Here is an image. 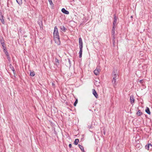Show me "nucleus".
<instances>
[{
  "label": "nucleus",
  "mask_w": 152,
  "mask_h": 152,
  "mask_svg": "<svg viewBox=\"0 0 152 152\" xmlns=\"http://www.w3.org/2000/svg\"><path fill=\"white\" fill-rule=\"evenodd\" d=\"M56 62H58V59H56Z\"/></svg>",
  "instance_id": "obj_29"
},
{
  "label": "nucleus",
  "mask_w": 152,
  "mask_h": 152,
  "mask_svg": "<svg viewBox=\"0 0 152 152\" xmlns=\"http://www.w3.org/2000/svg\"><path fill=\"white\" fill-rule=\"evenodd\" d=\"M91 127V126H89V128H90V127Z\"/></svg>",
  "instance_id": "obj_34"
},
{
  "label": "nucleus",
  "mask_w": 152,
  "mask_h": 152,
  "mask_svg": "<svg viewBox=\"0 0 152 152\" xmlns=\"http://www.w3.org/2000/svg\"><path fill=\"white\" fill-rule=\"evenodd\" d=\"M91 127V126H89V128H90V127Z\"/></svg>",
  "instance_id": "obj_35"
},
{
  "label": "nucleus",
  "mask_w": 152,
  "mask_h": 152,
  "mask_svg": "<svg viewBox=\"0 0 152 152\" xmlns=\"http://www.w3.org/2000/svg\"><path fill=\"white\" fill-rule=\"evenodd\" d=\"M3 17H4L2 15H1V16L0 17V19L1 20V23L3 24H4V20Z\"/></svg>",
  "instance_id": "obj_13"
},
{
  "label": "nucleus",
  "mask_w": 152,
  "mask_h": 152,
  "mask_svg": "<svg viewBox=\"0 0 152 152\" xmlns=\"http://www.w3.org/2000/svg\"><path fill=\"white\" fill-rule=\"evenodd\" d=\"M69 147L70 148H71V147H72V145H71V144H69Z\"/></svg>",
  "instance_id": "obj_28"
},
{
  "label": "nucleus",
  "mask_w": 152,
  "mask_h": 152,
  "mask_svg": "<svg viewBox=\"0 0 152 152\" xmlns=\"http://www.w3.org/2000/svg\"><path fill=\"white\" fill-rule=\"evenodd\" d=\"M101 71V69L99 67H97L96 69L94 70V73L96 75H99V72Z\"/></svg>",
  "instance_id": "obj_2"
},
{
  "label": "nucleus",
  "mask_w": 152,
  "mask_h": 152,
  "mask_svg": "<svg viewBox=\"0 0 152 152\" xmlns=\"http://www.w3.org/2000/svg\"><path fill=\"white\" fill-rule=\"evenodd\" d=\"M54 40L55 41V43L57 45H59L60 44V41L59 39V37H54Z\"/></svg>",
  "instance_id": "obj_3"
},
{
  "label": "nucleus",
  "mask_w": 152,
  "mask_h": 152,
  "mask_svg": "<svg viewBox=\"0 0 152 152\" xmlns=\"http://www.w3.org/2000/svg\"><path fill=\"white\" fill-rule=\"evenodd\" d=\"M143 80H140L139 81V82L140 83H142L143 82Z\"/></svg>",
  "instance_id": "obj_26"
},
{
  "label": "nucleus",
  "mask_w": 152,
  "mask_h": 152,
  "mask_svg": "<svg viewBox=\"0 0 152 152\" xmlns=\"http://www.w3.org/2000/svg\"><path fill=\"white\" fill-rule=\"evenodd\" d=\"M105 132H104V134H105Z\"/></svg>",
  "instance_id": "obj_33"
},
{
  "label": "nucleus",
  "mask_w": 152,
  "mask_h": 152,
  "mask_svg": "<svg viewBox=\"0 0 152 152\" xmlns=\"http://www.w3.org/2000/svg\"><path fill=\"white\" fill-rule=\"evenodd\" d=\"M96 98H98V96H94Z\"/></svg>",
  "instance_id": "obj_30"
},
{
  "label": "nucleus",
  "mask_w": 152,
  "mask_h": 152,
  "mask_svg": "<svg viewBox=\"0 0 152 152\" xmlns=\"http://www.w3.org/2000/svg\"><path fill=\"white\" fill-rule=\"evenodd\" d=\"M130 101L131 104L133 105L134 101V98L133 96H130Z\"/></svg>",
  "instance_id": "obj_7"
},
{
  "label": "nucleus",
  "mask_w": 152,
  "mask_h": 152,
  "mask_svg": "<svg viewBox=\"0 0 152 152\" xmlns=\"http://www.w3.org/2000/svg\"><path fill=\"white\" fill-rule=\"evenodd\" d=\"M17 2L19 4H22V0H16Z\"/></svg>",
  "instance_id": "obj_19"
},
{
  "label": "nucleus",
  "mask_w": 152,
  "mask_h": 152,
  "mask_svg": "<svg viewBox=\"0 0 152 152\" xmlns=\"http://www.w3.org/2000/svg\"><path fill=\"white\" fill-rule=\"evenodd\" d=\"M145 148L146 149H147L148 150H149V145H146L145 146Z\"/></svg>",
  "instance_id": "obj_24"
},
{
  "label": "nucleus",
  "mask_w": 152,
  "mask_h": 152,
  "mask_svg": "<svg viewBox=\"0 0 152 152\" xmlns=\"http://www.w3.org/2000/svg\"><path fill=\"white\" fill-rule=\"evenodd\" d=\"M94 83L97 86H99L100 84V82L99 81H97L95 80V82Z\"/></svg>",
  "instance_id": "obj_17"
},
{
  "label": "nucleus",
  "mask_w": 152,
  "mask_h": 152,
  "mask_svg": "<svg viewBox=\"0 0 152 152\" xmlns=\"http://www.w3.org/2000/svg\"><path fill=\"white\" fill-rule=\"evenodd\" d=\"M13 73H14V71H15L14 70V69L13 70Z\"/></svg>",
  "instance_id": "obj_32"
},
{
  "label": "nucleus",
  "mask_w": 152,
  "mask_h": 152,
  "mask_svg": "<svg viewBox=\"0 0 152 152\" xmlns=\"http://www.w3.org/2000/svg\"><path fill=\"white\" fill-rule=\"evenodd\" d=\"M80 51L79 52V57L80 58H81L82 56L83 48H80Z\"/></svg>",
  "instance_id": "obj_10"
},
{
  "label": "nucleus",
  "mask_w": 152,
  "mask_h": 152,
  "mask_svg": "<svg viewBox=\"0 0 152 152\" xmlns=\"http://www.w3.org/2000/svg\"><path fill=\"white\" fill-rule=\"evenodd\" d=\"M145 112L148 114H150L151 113L149 108L148 107H146L145 109Z\"/></svg>",
  "instance_id": "obj_14"
},
{
  "label": "nucleus",
  "mask_w": 152,
  "mask_h": 152,
  "mask_svg": "<svg viewBox=\"0 0 152 152\" xmlns=\"http://www.w3.org/2000/svg\"><path fill=\"white\" fill-rule=\"evenodd\" d=\"M35 75V72L33 71L30 72V75L32 76H34Z\"/></svg>",
  "instance_id": "obj_18"
},
{
  "label": "nucleus",
  "mask_w": 152,
  "mask_h": 152,
  "mask_svg": "<svg viewBox=\"0 0 152 152\" xmlns=\"http://www.w3.org/2000/svg\"><path fill=\"white\" fill-rule=\"evenodd\" d=\"M6 53H7L6 54H7V57L9 55H8L7 54H8L7 52H6Z\"/></svg>",
  "instance_id": "obj_31"
},
{
  "label": "nucleus",
  "mask_w": 152,
  "mask_h": 152,
  "mask_svg": "<svg viewBox=\"0 0 152 152\" xmlns=\"http://www.w3.org/2000/svg\"><path fill=\"white\" fill-rule=\"evenodd\" d=\"M53 35L54 37H59L58 28L56 26H55L54 28Z\"/></svg>",
  "instance_id": "obj_1"
},
{
  "label": "nucleus",
  "mask_w": 152,
  "mask_h": 152,
  "mask_svg": "<svg viewBox=\"0 0 152 152\" xmlns=\"http://www.w3.org/2000/svg\"><path fill=\"white\" fill-rule=\"evenodd\" d=\"M148 144L149 145V147L150 146H151V147H152V144H151L149 143V144Z\"/></svg>",
  "instance_id": "obj_27"
},
{
  "label": "nucleus",
  "mask_w": 152,
  "mask_h": 152,
  "mask_svg": "<svg viewBox=\"0 0 152 152\" xmlns=\"http://www.w3.org/2000/svg\"><path fill=\"white\" fill-rule=\"evenodd\" d=\"M112 77H113L112 80H116L117 77V74L116 72L115 71L113 72Z\"/></svg>",
  "instance_id": "obj_5"
},
{
  "label": "nucleus",
  "mask_w": 152,
  "mask_h": 152,
  "mask_svg": "<svg viewBox=\"0 0 152 152\" xmlns=\"http://www.w3.org/2000/svg\"><path fill=\"white\" fill-rule=\"evenodd\" d=\"M48 1H49L50 5H52L53 4L52 0H48Z\"/></svg>",
  "instance_id": "obj_25"
},
{
  "label": "nucleus",
  "mask_w": 152,
  "mask_h": 152,
  "mask_svg": "<svg viewBox=\"0 0 152 152\" xmlns=\"http://www.w3.org/2000/svg\"><path fill=\"white\" fill-rule=\"evenodd\" d=\"M79 48H83V43L82 40V39L80 37L79 39Z\"/></svg>",
  "instance_id": "obj_6"
},
{
  "label": "nucleus",
  "mask_w": 152,
  "mask_h": 152,
  "mask_svg": "<svg viewBox=\"0 0 152 152\" xmlns=\"http://www.w3.org/2000/svg\"><path fill=\"white\" fill-rule=\"evenodd\" d=\"M75 99H76V100H75V102H74V106H75L76 105V104H77V102H78V100H77V99H76V98H75Z\"/></svg>",
  "instance_id": "obj_22"
},
{
  "label": "nucleus",
  "mask_w": 152,
  "mask_h": 152,
  "mask_svg": "<svg viewBox=\"0 0 152 152\" xmlns=\"http://www.w3.org/2000/svg\"><path fill=\"white\" fill-rule=\"evenodd\" d=\"M1 45H2V46H3V49H4V50H5V47H4V42H1Z\"/></svg>",
  "instance_id": "obj_23"
},
{
  "label": "nucleus",
  "mask_w": 152,
  "mask_h": 152,
  "mask_svg": "<svg viewBox=\"0 0 152 152\" xmlns=\"http://www.w3.org/2000/svg\"><path fill=\"white\" fill-rule=\"evenodd\" d=\"M92 93L94 95H97L96 91L94 89L92 90Z\"/></svg>",
  "instance_id": "obj_20"
},
{
  "label": "nucleus",
  "mask_w": 152,
  "mask_h": 152,
  "mask_svg": "<svg viewBox=\"0 0 152 152\" xmlns=\"http://www.w3.org/2000/svg\"><path fill=\"white\" fill-rule=\"evenodd\" d=\"M117 18L116 15H114V20L113 23V27H115L117 25Z\"/></svg>",
  "instance_id": "obj_4"
},
{
  "label": "nucleus",
  "mask_w": 152,
  "mask_h": 152,
  "mask_svg": "<svg viewBox=\"0 0 152 152\" xmlns=\"http://www.w3.org/2000/svg\"><path fill=\"white\" fill-rule=\"evenodd\" d=\"M79 141V140L78 139H76L75 140L74 142V143L75 145H77Z\"/></svg>",
  "instance_id": "obj_16"
},
{
  "label": "nucleus",
  "mask_w": 152,
  "mask_h": 152,
  "mask_svg": "<svg viewBox=\"0 0 152 152\" xmlns=\"http://www.w3.org/2000/svg\"><path fill=\"white\" fill-rule=\"evenodd\" d=\"M112 83L114 87H115L117 84L116 82V80H112Z\"/></svg>",
  "instance_id": "obj_12"
},
{
  "label": "nucleus",
  "mask_w": 152,
  "mask_h": 152,
  "mask_svg": "<svg viewBox=\"0 0 152 152\" xmlns=\"http://www.w3.org/2000/svg\"><path fill=\"white\" fill-rule=\"evenodd\" d=\"M78 146H79V148L81 150L83 151V152H84V149L83 147L81 145H80V144L78 145Z\"/></svg>",
  "instance_id": "obj_15"
},
{
  "label": "nucleus",
  "mask_w": 152,
  "mask_h": 152,
  "mask_svg": "<svg viewBox=\"0 0 152 152\" xmlns=\"http://www.w3.org/2000/svg\"><path fill=\"white\" fill-rule=\"evenodd\" d=\"M60 28L61 30L64 32H65L67 30V29L63 26H61Z\"/></svg>",
  "instance_id": "obj_11"
},
{
  "label": "nucleus",
  "mask_w": 152,
  "mask_h": 152,
  "mask_svg": "<svg viewBox=\"0 0 152 152\" xmlns=\"http://www.w3.org/2000/svg\"><path fill=\"white\" fill-rule=\"evenodd\" d=\"M61 11L64 13L66 14H69V12L66 10L65 9L62 8L61 10Z\"/></svg>",
  "instance_id": "obj_9"
},
{
  "label": "nucleus",
  "mask_w": 152,
  "mask_h": 152,
  "mask_svg": "<svg viewBox=\"0 0 152 152\" xmlns=\"http://www.w3.org/2000/svg\"><path fill=\"white\" fill-rule=\"evenodd\" d=\"M137 114L138 115H140L142 114V113L141 112L140 110H139L137 112Z\"/></svg>",
  "instance_id": "obj_21"
},
{
  "label": "nucleus",
  "mask_w": 152,
  "mask_h": 152,
  "mask_svg": "<svg viewBox=\"0 0 152 152\" xmlns=\"http://www.w3.org/2000/svg\"><path fill=\"white\" fill-rule=\"evenodd\" d=\"M115 27H113V29L112 31V34L113 36V37L114 39H115Z\"/></svg>",
  "instance_id": "obj_8"
}]
</instances>
